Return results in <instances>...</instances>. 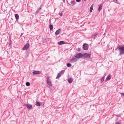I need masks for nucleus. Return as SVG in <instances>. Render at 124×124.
Segmentation results:
<instances>
[{"mask_svg": "<svg viewBox=\"0 0 124 124\" xmlns=\"http://www.w3.org/2000/svg\"><path fill=\"white\" fill-rule=\"evenodd\" d=\"M97 33L96 32L94 34V38H95L97 36Z\"/></svg>", "mask_w": 124, "mask_h": 124, "instance_id": "a878e982", "label": "nucleus"}, {"mask_svg": "<svg viewBox=\"0 0 124 124\" xmlns=\"http://www.w3.org/2000/svg\"><path fill=\"white\" fill-rule=\"evenodd\" d=\"M58 45H61L62 44H65V43L64 41H61L58 42Z\"/></svg>", "mask_w": 124, "mask_h": 124, "instance_id": "ddd939ff", "label": "nucleus"}, {"mask_svg": "<svg viewBox=\"0 0 124 124\" xmlns=\"http://www.w3.org/2000/svg\"><path fill=\"white\" fill-rule=\"evenodd\" d=\"M81 0H76V1L77 2H79Z\"/></svg>", "mask_w": 124, "mask_h": 124, "instance_id": "cd10ccee", "label": "nucleus"}, {"mask_svg": "<svg viewBox=\"0 0 124 124\" xmlns=\"http://www.w3.org/2000/svg\"><path fill=\"white\" fill-rule=\"evenodd\" d=\"M118 49L119 50V55H121L124 54V46H122L119 45L115 49V50Z\"/></svg>", "mask_w": 124, "mask_h": 124, "instance_id": "f257e3e1", "label": "nucleus"}, {"mask_svg": "<svg viewBox=\"0 0 124 124\" xmlns=\"http://www.w3.org/2000/svg\"><path fill=\"white\" fill-rule=\"evenodd\" d=\"M102 4H101L99 6V7L98 8V11L99 12H100L101 11V9L102 8Z\"/></svg>", "mask_w": 124, "mask_h": 124, "instance_id": "f8f14e48", "label": "nucleus"}, {"mask_svg": "<svg viewBox=\"0 0 124 124\" xmlns=\"http://www.w3.org/2000/svg\"><path fill=\"white\" fill-rule=\"evenodd\" d=\"M117 0H113V1L115 3H116V2L117 1Z\"/></svg>", "mask_w": 124, "mask_h": 124, "instance_id": "bb28decb", "label": "nucleus"}, {"mask_svg": "<svg viewBox=\"0 0 124 124\" xmlns=\"http://www.w3.org/2000/svg\"><path fill=\"white\" fill-rule=\"evenodd\" d=\"M36 106H40L41 104L39 102L37 101L36 102Z\"/></svg>", "mask_w": 124, "mask_h": 124, "instance_id": "412c9836", "label": "nucleus"}, {"mask_svg": "<svg viewBox=\"0 0 124 124\" xmlns=\"http://www.w3.org/2000/svg\"><path fill=\"white\" fill-rule=\"evenodd\" d=\"M64 70H62L59 73H60L62 75V74L64 72Z\"/></svg>", "mask_w": 124, "mask_h": 124, "instance_id": "b1692460", "label": "nucleus"}, {"mask_svg": "<svg viewBox=\"0 0 124 124\" xmlns=\"http://www.w3.org/2000/svg\"><path fill=\"white\" fill-rule=\"evenodd\" d=\"M121 94L122 95L124 96V93H121Z\"/></svg>", "mask_w": 124, "mask_h": 124, "instance_id": "2f4dec72", "label": "nucleus"}, {"mask_svg": "<svg viewBox=\"0 0 124 124\" xmlns=\"http://www.w3.org/2000/svg\"><path fill=\"white\" fill-rule=\"evenodd\" d=\"M104 77H102L101 79V82L102 83L104 81Z\"/></svg>", "mask_w": 124, "mask_h": 124, "instance_id": "5701e85b", "label": "nucleus"}, {"mask_svg": "<svg viewBox=\"0 0 124 124\" xmlns=\"http://www.w3.org/2000/svg\"><path fill=\"white\" fill-rule=\"evenodd\" d=\"M61 31V29H59L56 31L55 33V34L56 35H58L60 33Z\"/></svg>", "mask_w": 124, "mask_h": 124, "instance_id": "1a4fd4ad", "label": "nucleus"}, {"mask_svg": "<svg viewBox=\"0 0 124 124\" xmlns=\"http://www.w3.org/2000/svg\"><path fill=\"white\" fill-rule=\"evenodd\" d=\"M46 83L49 86H52V83L49 78L48 77H47Z\"/></svg>", "mask_w": 124, "mask_h": 124, "instance_id": "423d86ee", "label": "nucleus"}, {"mask_svg": "<svg viewBox=\"0 0 124 124\" xmlns=\"http://www.w3.org/2000/svg\"><path fill=\"white\" fill-rule=\"evenodd\" d=\"M65 0H62L63 2H65Z\"/></svg>", "mask_w": 124, "mask_h": 124, "instance_id": "473e14b6", "label": "nucleus"}, {"mask_svg": "<svg viewBox=\"0 0 124 124\" xmlns=\"http://www.w3.org/2000/svg\"><path fill=\"white\" fill-rule=\"evenodd\" d=\"M111 78V77L110 75H108L106 78L105 81H107L109 80Z\"/></svg>", "mask_w": 124, "mask_h": 124, "instance_id": "dca6fc26", "label": "nucleus"}, {"mask_svg": "<svg viewBox=\"0 0 124 124\" xmlns=\"http://www.w3.org/2000/svg\"><path fill=\"white\" fill-rule=\"evenodd\" d=\"M76 3V2L74 0H72L70 2V3H69V4L72 6H74Z\"/></svg>", "mask_w": 124, "mask_h": 124, "instance_id": "9d476101", "label": "nucleus"}, {"mask_svg": "<svg viewBox=\"0 0 124 124\" xmlns=\"http://www.w3.org/2000/svg\"><path fill=\"white\" fill-rule=\"evenodd\" d=\"M87 0H84L85 1H86Z\"/></svg>", "mask_w": 124, "mask_h": 124, "instance_id": "f704fd0d", "label": "nucleus"}, {"mask_svg": "<svg viewBox=\"0 0 124 124\" xmlns=\"http://www.w3.org/2000/svg\"><path fill=\"white\" fill-rule=\"evenodd\" d=\"M67 66L68 67H70L71 66V64L69 63H68L67 64Z\"/></svg>", "mask_w": 124, "mask_h": 124, "instance_id": "4be33fe9", "label": "nucleus"}, {"mask_svg": "<svg viewBox=\"0 0 124 124\" xmlns=\"http://www.w3.org/2000/svg\"><path fill=\"white\" fill-rule=\"evenodd\" d=\"M67 44H70L69 43H67Z\"/></svg>", "mask_w": 124, "mask_h": 124, "instance_id": "c9c22d12", "label": "nucleus"}, {"mask_svg": "<svg viewBox=\"0 0 124 124\" xmlns=\"http://www.w3.org/2000/svg\"><path fill=\"white\" fill-rule=\"evenodd\" d=\"M75 57L77 59L81 58L83 57L82 54L80 53H78L76 55Z\"/></svg>", "mask_w": 124, "mask_h": 124, "instance_id": "20e7f679", "label": "nucleus"}, {"mask_svg": "<svg viewBox=\"0 0 124 124\" xmlns=\"http://www.w3.org/2000/svg\"><path fill=\"white\" fill-rule=\"evenodd\" d=\"M62 75L59 73H58L57 76L56 77V78L58 79Z\"/></svg>", "mask_w": 124, "mask_h": 124, "instance_id": "f3484780", "label": "nucleus"}, {"mask_svg": "<svg viewBox=\"0 0 124 124\" xmlns=\"http://www.w3.org/2000/svg\"><path fill=\"white\" fill-rule=\"evenodd\" d=\"M49 27L50 30H51L53 29V26L51 24L49 25Z\"/></svg>", "mask_w": 124, "mask_h": 124, "instance_id": "aec40b11", "label": "nucleus"}, {"mask_svg": "<svg viewBox=\"0 0 124 124\" xmlns=\"http://www.w3.org/2000/svg\"><path fill=\"white\" fill-rule=\"evenodd\" d=\"M26 85L27 86H29L30 85V84L29 82H27L26 83Z\"/></svg>", "mask_w": 124, "mask_h": 124, "instance_id": "393cba45", "label": "nucleus"}, {"mask_svg": "<svg viewBox=\"0 0 124 124\" xmlns=\"http://www.w3.org/2000/svg\"><path fill=\"white\" fill-rule=\"evenodd\" d=\"M73 79L72 78H70L68 79V82L69 83H70L72 82L73 81Z\"/></svg>", "mask_w": 124, "mask_h": 124, "instance_id": "4468645a", "label": "nucleus"}, {"mask_svg": "<svg viewBox=\"0 0 124 124\" xmlns=\"http://www.w3.org/2000/svg\"><path fill=\"white\" fill-rule=\"evenodd\" d=\"M15 16L16 18V21L18 20L19 18V16L18 14H16L15 15Z\"/></svg>", "mask_w": 124, "mask_h": 124, "instance_id": "2eb2a0df", "label": "nucleus"}, {"mask_svg": "<svg viewBox=\"0 0 124 124\" xmlns=\"http://www.w3.org/2000/svg\"><path fill=\"white\" fill-rule=\"evenodd\" d=\"M59 14V15L61 16H62V13H60Z\"/></svg>", "mask_w": 124, "mask_h": 124, "instance_id": "c85d7f7f", "label": "nucleus"}, {"mask_svg": "<svg viewBox=\"0 0 124 124\" xmlns=\"http://www.w3.org/2000/svg\"><path fill=\"white\" fill-rule=\"evenodd\" d=\"M42 6L41 5L40 6V7L38 8V9H37V11L36 12V14L38 13V12H39V10L41 9V7Z\"/></svg>", "mask_w": 124, "mask_h": 124, "instance_id": "6ab92c4d", "label": "nucleus"}, {"mask_svg": "<svg viewBox=\"0 0 124 124\" xmlns=\"http://www.w3.org/2000/svg\"><path fill=\"white\" fill-rule=\"evenodd\" d=\"M91 55V54H88L87 53H85L83 54H82L83 57L84 59L85 58H90Z\"/></svg>", "mask_w": 124, "mask_h": 124, "instance_id": "f03ea898", "label": "nucleus"}, {"mask_svg": "<svg viewBox=\"0 0 124 124\" xmlns=\"http://www.w3.org/2000/svg\"><path fill=\"white\" fill-rule=\"evenodd\" d=\"M88 45L86 43H84L83 45V49L84 50H87L88 49Z\"/></svg>", "mask_w": 124, "mask_h": 124, "instance_id": "7ed1b4c3", "label": "nucleus"}, {"mask_svg": "<svg viewBox=\"0 0 124 124\" xmlns=\"http://www.w3.org/2000/svg\"><path fill=\"white\" fill-rule=\"evenodd\" d=\"M22 35H23V34H22H22H21V36H22Z\"/></svg>", "mask_w": 124, "mask_h": 124, "instance_id": "72a5a7b5", "label": "nucleus"}, {"mask_svg": "<svg viewBox=\"0 0 124 124\" xmlns=\"http://www.w3.org/2000/svg\"><path fill=\"white\" fill-rule=\"evenodd\" d=\"M93 8V4L91 6L90 9V12H91L92 11Z\"/></svg>", "mask_w": 124, "mask_h": 124, "instance_id": "a211bd4d", "label": "nucleus"}, {"mask_svg": "<svg viewBox=\"0 0 124 124\" xmlns=\"http://www.w3.org/2000/svg\"><path fill=\"white\" fill-rule=\"evenodd\" d=\"M33 74L36 75L40 74L41 72L39 71H34L33 72Z\"/></svg>", "mask_w": 124, "mask_h": 124, "instance_id": "9b49d317", "label": "nucleus"}, {"mask_svg": "<svg viewBox=\"0 0 124 124\" xmlns=\"http://www.w3.org/2000/svg\"><path fill=\"white\" fill-rule=\"evenodd\" d=\"M115 124H121L120 123L118 122H116L115 123Z\"/></svg>", "mask_w": 124, "mask_h": 124, "instance_id": "c756f323", "label": "nucleus"}, {"mask_svg": "<svg viewBox=\"0 0 124 124\" xmlns=\"http://www.w3.org/2000/svg\"><path fill=\"white\" fill-rule=\"evenodd\" d=\"M78 59L75 57H74L72 58L70 61V62L71 63H73L76 62Z\"/></svg>", "mask_w": 124, "mask_h": 124, "instance_id": "0eeeda50", "label": "nucleus"}, {"mask_svg": "<svg viewBox=\"0 0 124 124\" xmlns=\"http://www.w3.org/2000/svg\"><path fill=\"white\" fill-rule=\"evenodd\" d=\"M77 50L78 51H80V48H78V49Z\"/></svg>", "mask_w": 124, "mask_h": 124, "instance_id": "7c9ffc66", "label": "nucleus"}, {"mask_svg": "<svg viewBox=\"0 0 124 124\" xmlns=\"http://www.w3.org/2000/svg\"><path fill=\"white\" fill-rule=\"evenodd\" d=\"M25 106L29 109H31L32 108V105L30 104H26Z\"/></svg>", "mask_w": 124, "mask_h": 124, "instance_id": "6e6552de", "label": "nucleus"}, {"mask_svg": "<svg viewBox=\"0 0 124 124\" xmlns=\"http://www.w3.org/2000/svg\"><path fill=\"white\" fill-rule=\"evenodd\" d=\"M30 46V45L28 43H26L22 48L23 50H24L27 49Z\"/></svg>", "mask_w": 124, "mask_h": 124, "instance_id": "39448f33", "label": "nucleus"}]
</instances>
